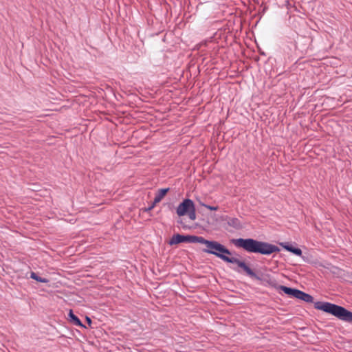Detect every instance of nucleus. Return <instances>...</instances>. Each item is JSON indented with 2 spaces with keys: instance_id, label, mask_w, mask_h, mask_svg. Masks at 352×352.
Returning a JSON list of instances; mask_svg holds the SVG:
<instances>
[{
  "instance_id": "nucleus-18",
  "label": "nucleus",
  "mask_w": 352,
  "mask_h": 352,
  "mask_svg": "<svg viewBox=\"0 0 352 352\" xmlns=\"http://www.w3.org/2000/svg\"><path fill=\"white\" fill-rule=\"evenodd\" d=\"M234 270L235 271L239 272V270H238L237 269L234 268Z\"/></svg>"
},
{
  "instance_id": "nucleus-9",
  "label": "nucleus",
  "mask_w": 352,
  "mask_h": 352,
  "mask_svg": "<svg viewBox=\"0 0 352 352\" xmlns=\"http://www.w3.org/2000/svg\"><path fill=\"white\" fill-rule=\"evenodd\" d=\"M169 191V188H161V189H159L156 194H155V197L154 198V204H157L158 203H160L162 199L166 196V195L167 194V192Z\"/></svg>"
},
{
  "instance_id": "nucleus-7",
  "label": "nucleus",
  "mask_w": 352,
  "mask_h": 352,
  "mask_svg": "<svg viewBox=\"0 0 352 352\" xmlns=\"http://www.w3.org/2000/svg\"><path fill=\"white\" fill-rule=\"evenodd\" d=\"M223 219L227 221L228 225L234 229L239 230L243 228V226L240 220L235 217H229L226 216Z\"/></svg>"
},
{
  "instance_id": "nucleus-5",
  "label": "nucleus",
  "mask_w": 352,
  "mask_h": 352,
  "mask_svg": "<svg viewBox=\"0 0 352 352\" xmlns=\"http://www.w3.org/2000/svg\"><path fill=\"white\" fill-rule=\"evenodd\" d=\"M193 201L190 199H184L177 208L176 212L178 216L182 217L187 214L188 211L194 206Z\"/></svg>"
},
{
  "instance_id": "nucleus-6",
  "label": "nucleus",
  "mask_w": 352,
  "mask_h": 352,
  "mask_svg": "<svg viewBox=\"0 0 352 352\" xmlns=\"http://www.w3.org/2000/svg\"><path fill=\"white\" fill-rule=\"evenodd\" d=\"M228 263L237 265V266L241 268L248 276L250 277H256V274L245 262L241 261L236 258L231 257Z\"/></svg>"
},
{
  "instance_id": "nucleus-3",
  "label": "nucleus",
  "mask_w": 352,
  "mask_h": 352,
  "mask_svg": "<svg viewBox=\"0 0 352 352\" xmlns=\"http://www.w3.org/2000/svg\"><path fill=\"white\" fill-rule=\"evenodd\" d=\"M314 307L316 309L331 314L340 320L349 322H352V312L341 306L330 302H318L315 303Z\"/></svg>"
},
{
  "instance_id": "nucleus-10",
  "label": "nucleus",
  "mask_w": 352,
  "mask_h": 352,
  "mask_svg": "<svg viewBox=\"0 0 352 352\" xmlns=\"http://www.w3.org/2000/svg\"><path fill=\"white\" fill-rule=\"evenodd\" d=\"M280 288L283 292H284L285 294H287L288 296H289L291 297L296 298H298V296L299 294L298 293H299L300 290L287 287L286 286H280Z\"/></svg>"
},
{
  "instance_id": "nucleus-8",
  "label": "nucleus",
  "mask_w": 352,
  "mask_h": 352,
  "mask_svg": "<svg viewBox=\"0 0 352 352\" xmlns=\"http://www.w3.org/2000/svg\"><path fill=\"white\" fill-rule=\"evenodd\" d=\"M279 245L283 247L285 250L297 255L302 256V250L300 248H294L292 245H289L288 243H279Z\"/></svg>"
},
{
  "instance_id": "nucleus-4",
  "label": "nucleus",
  "mask_w": 352,
  "mask_h": 352,
  "mask_svg": "<svg viewBox=\"0 0 352 352\" xmlns=\"http://www.w3.org/2000/svg\"><path fill=\"white\" fill-rule=\"evenodd\" d=\"M199 239L198 236L193 235H181L179 234H175L172 236L169 241V245H177L183 242H188V243H197Z\"/></svg>"
},
{
  "instance_id": "nucleus-16",
  "label": "nucleus",
  "mask_w": 352,
  "mask_h": 352,
  "mask_svg": "<svg viewBox=\"0 0 352 352\" xmlns=\"http://www.w3.org/2000/svg\"><path fill=\"white\" fill-rule=\"evenodd\" d=\"M156 206V204H154V201L153 202V204L149 206V207L146 209H145V211H150L153 208H154V207Z\"/></svg>"
},
{
  "instance_id": "nucleus-12",
  "label": "nucleus",
  "mask_w": 352,
  "mask_h": 352,
  "mask_svg": "<svg viewBox=\"0 0 352 352\" xmlns=\"http://www.w3.org/2000/svg\"><path fill=\"white\" fill-rule=\"evenodd\" d=\"M69 316L70 318L71 322H73L74 324L78 326V327H83L85 326L82 324L80 319L74 314L73 311L72 310L69 311Z\"/></svg>"
},
{
  "instance_id": "nucleus-13",
  "label": "nucleus",
  "mask_w": 352,
  "mask_h": 352,
  "mask_svg": "<svg viewBox=\"0 0 352 352\" xmlns=\"http://www.w3.org/2000/svg\"><path fill=\"white\" fill-rule=\"evenodd\" d=\"M30 277L32 279H34V280H36L38 282H40V283H47L49 282V280L47 278L40 277V276H37L36 274L34 273V272H32L31 273Z\"/></svg>"
},
{
  "instance_id": "nucleus-2",
  "label": "nucleus",
  "mask_w": 352,
  "mask_h": 352,
  "mask_svg": "<svg viewBox=\"0 0 352 352\" xmlns=\"http://www.w3.org/2000/svg\"><path fill=\"white\" fill-rule=\"evenodd\" d=\"M197 243L205 245V248L202 250L203 252L214 254L226 263H228L231 258L228 256L231 255L230 251L216 241H208L202 236H199Z\"/></svg>"
},
{
  "instance_id": "nucleus-11",
  "label": "nucleus",
  "mask_w": 352,
  "mask_h": 352,
  "mask_svg": "<svg viewBox=\"0 0 352 352\" xmlns=\"http://www.w3.org/2000/svg\"><path fill=\"white\" fill-rule=\"evenodd\" d=\"M298 294H299L297 299L302 300L307 302H312L314 301V298L311 295L306 294L300 290L299 291Z\"/></svg>"
},
{
  "instance_id": "nucleus-14",
  "label": "nucleus",
  "mask_w": 352,
  "mask_h": 352,
  "mask_svg": "<svg viewBox=\"0 0 352 352\" xmlns=\"http://www.w3.org/2000/svg\"><path fill=\"white\" fill-rule=\"evenodd\" d=\"M187 214L189 217V219L192 221H195L196 219V212H195V205L192 206V208H191Z\"/></svg>"
},
{
  "instance_id": "nucleus-1",
  "label": "nucleus",
  "mask_w": 352,
  "mask_h": 352,
  "mask_svg": "<svg viewBox=\"0 0 352 352\" xmlns=\"http://www.w3.org/2000/svg\"><path fill=\"white\" fill-rule=\"evenodd\" d=\"M231 243L236 248H243L248 252L259 253L270 255L274 252H279V248L271 243L257 241L253 239H233Z\"/></svg>"
},
{
  "instance_id": "nucleus-15",
  "label": "nucleus",
  "mask_w": 352,
  "mask_h": 352,
  "mask_svg": "<svg viewBox=\"0 0 352 352\" xmlns=\"http://www.w3.org/2000/svg\"><path fill=\"white\" fill-rule=\"evenodd\" d=\"M199 204L200 206H204L206 208L208 209V210H217L219 209V207L218 206H209V205H207V204H205L204 203L201 202V201H199Z\"/></svg>"
},
{
  "instance_id": "nucleus-17",
  "label": "nucleus",
  "mask_w": 352,
  "mask_h": 352,
  "mask_svg": "<svg viewBox=\"0 0 352 352\" xmlns=\"http://www.w3.org/2000/svg\"><path fill=\"white\" fill-rule=\"evenodd\" d=\"M86 320L87 321V322L89 324H91V320L89 318V317H86Z\"/></svg>"
}]
</instances>
